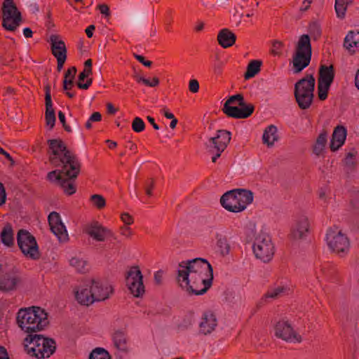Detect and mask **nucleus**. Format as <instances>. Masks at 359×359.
<instances>
[{
    "label": "nucleus",
    "instance_id": "63",
    "mask_svg": "<svg viewBox=\"0 0 359 359\" xmlns=\"http://www.w3.org/2000/svg\"><path fill=\"white\" fill-rule=\"evenodd\" d=\"M0 359H10L6 348L0 346Z\"/></svg>",
    "mask_w": 359,
    "mask_h": 359
},
{
    "label": "nucleus",
    "instance_id": "47",
    "mask_svg": "<svg viewBox=\"0 0 359 359\" xmlns=\"http://www.w3.org/2000/svg\"><path fill=\"white\" fill-rule=\"evenodd\" d=\"M330 85L318 83V97L320 100H325L327 97Z\"/></svg>",
    "mask_w": 359,
    "mask_h": 359
},
{
    "label": "nucleus",
    "instance_id": "33",
    "mask_svg": "<svg viewBox=\"0 0 359 359\" xmlns=\"http://www.w3.org/2000/svg\"><path fill=\"white\" fill-rule=\"evenodd\" d=\"M18 279L11 275L4 274L0 276V290L7 292L15 289Z\"/></svg>",
    "mask_w": 359,
    "mask_h": 359
},
{
    "label": "nucleus",
    "instance_id": "14",
    "mask_svg": "<svg viewBox=\"0 0 359 359\" xmlns=\"http://www.w3.org/2000/svg\"><path fill=\"white\" fill-rule=\"evenodd\" d=\"M326 241L329 248L337 254L348 250L349 241L348 238L337 228L328 229Z\"/></svg>",
    "mask_w": 359,
    "mask_h": 359
},
{
    "label": "nucleus",
    "instance_id": "40",
    "mask_svg": "<svg viewBox=\"0 0 359 359\" xmlns=\"http://www.w3.org/2000/svg\"><path fill=\"white\" fill-rule=\"evenodd\" d=\"M351 4V2L346 0H335L334 8L339 18L344 19L345 18L347 7Z\"/></svg>",
    "mask_w": 359,
    "mask_h": 359
},
{
    "label": "nucleus",
    "instance_id": "6",
    "mask_svg": "<svg viewBox=\"0 0 359 359\" xmlns=\"http://www.w3.org/2000/svg\"><path fill=\"white\" fill-rule=\"evenodd\" d=\"M316 80L313 74H306L294 84V95L301 109H309L314 97Z\"/></svg>",
    "mask_w": 359,
    "mask_h": 359
},
{
    "label": "nucleus",
    "instance_id": "59",
    "mask_svg": "<svg viewBox=\"0 0 359 359\" xmlns=\"http://www.w3.org/2000/svg\"><path fill=\"white\" fill-rule=\"evenodd\" d=\"M6 194L4 184L0 182V206L6 203Z\"/></svg>",
    "mask_w": 359,
    "mask_h": 359
},
{
    "label": "nucleus",
    "instance_id": "12",
    "mask_svg": "<svg viewBox=\"0 0 359 359\" xmlns=\"http://www.w3.org/2000/svg\"><path fill=\"white\" fill-rule=\"evenodd\" d=\"M231 140V133L225 130H219L215 137H210L206 143L208 153L212 154V162L215 163L217 159L225 150Z\"/></svg>",
    "mask_w": 359,
    "mask_h": 359
},
{
    "label": "nucleus",
    "instance_id": "11",
    "mask_svg": "<svg viewBox=\"0 0 359 359\" xmlns=\"http://www.w3.org/2000/svg\"><path fill=\"white\" fill-rule=\"evenodd\" d=\"M253 252L257 259L269 262L274 255V246L270 236L264 233L257 236L253 244Z\"/></svg>",
    "mask_w": 359,
    "mask_h": 359
},
{
    "label": "nucleus",
    "instance_id": "25",
    "mask_svg": "<svg viewBox=\"0 0 359 359\" xmlns=\"http://www.w3.org/2000/svg\"><path fill=\"white\" fill-rule=\"evenodd\" d=\"M236 41V36L229 29H222L217 35V41L224 48L232 46Z\"/></svg>",
    "mask_w": 359,
    "mask_h": 359
},
{
    "label": "nucleus",
    "instance_id": "24",
    "mask_svg": "<svg viewBox=\"0 0 359 359\" xmlns=\"http://www.w3.org/2000/svg\"><path fill=\"white\" fill-rule=\"evenodd\" d=\"M346 130L342 126H337L332 133L330 148L332 151L338 150L344 143Z\"/></svg>",
    "mask_w": 359,
    "mask_h": 359
},
{
    "label": "nucleus",
    "instance_id": "5",
    "mask_svg": "<svg viewBox=\"0 0 359 359\" xmlns=\"http://www.w3.org/2000/svg\"><path fill=\"white\" fill-rule=\"evenodd\" d=\"M312 47L311 39L308 34L300 36L292 55V72L299 74L307 67L311 60Z\"/></svg>",
    "mask_w": 359,
    "mask_h": 359
},
{
    "label": "nucleus",
    "instance_id": "30",
    "mask_svg": "<svg viewBox=\"0 0 359 359\" xmlns=\"http://www.w3.org/2000/svg\"><path fill=\"white\" fill-rule=\"evenodd\" d=\"M277 131V128L273 125H270L266 127L262 136L263 143L266 144L269 147H272L275 142L278 140Z\"/></svg>",
    "mask_w": 359,
    "mask_h": 359
},
{
    "label": "nucleus",
    "instance_id": "57",
    "mask_svg": "<svg viewBox=\"0 0 359 359\" xmlns=\"http://www.w3.org/2000/svg\"><path fill=\"white\" fill-rule=\"evenodd\" d=\"M97 9L100 11V12L103 14L105 17H109L111 13L109 11V7L108 5L105 4H99L97 6Z\"/></svg>",
    "mask_w": 359,
    "mask_h": 359
},
{
    "label": "nucleus",
    "instance_id": "64",
    "mask_svg": "<svg viewBox=\"0 0 359 359\" xmlns=\"http://www.w3.org/2000/svg\"><path fill=\"white\" fill-rule=\"evenodd\" d=\"M313 0H304L303 1V6L300 8V11L304 12L306 11L309 7L311 4L312 3Z\"/></svg>",
    "mask_w": 359,
    "mask_h": 359
},
{
    "label": "nucleus",
    "instance_id": "29",
    "mask_svg": "<svg viewBox=\"0 0 359 359\" xmlns=\"http://www.w3.org/2000/svg\"><path fill=\"white\" fill-rule=\"evenodd\" d=\"M113 341L117 349L124 353L128 352V338L124 332L116 331L113 334Z\"/></svg>",
    "mask_w": 359,
    "mask_h": 359
},
{
    "label": "nucleus",
    "instance_id": "46",
    "mask_svg": "<svg viewBox=\"0 0 359 359\" xmlns=\"http://www.w3.org/2000/svg\"><path fill=\"white\" fill-rule=\"evenodd\" d=\"M145 128V123L140 117H135L132 122V129L136 133H140Z\"/></svg>",
    "mask_w": 359,
    "mask_h": 359
},
{
    "label": "nucleus",
    "instance_id": "19",
    "mask_svg": "<svg viewBox=\"0 0 359 359\" xmlns=\"http://www.w3.org/2000/svg\"><path fill=\"white\" fill-rule=\"evenodd\" d=\"M48 223L52 232L58 238L60 241L68 240V234L66 227L62 223L59 213L52 212L49 214Z\"/></svg>",
    "mask_w": 359,
    "mask_h": 359
},
{
    "label": "nucleus",
    "instance_id": "39",
    "mask_svg": "<svg viewBox=\"0 0 359 359\" xmlns=\"http://www.w3.org/2000/svg\"><path fill=\"white\" fill-rule=\"evenodd\" d=\"M93 72L83 70L78 76L77 86L80 89L87 90L91 86L93 79L91 78L88 79L86 83H82L86 78L92 75Z\"/></svg>",
    "mask_w": 359,
    "mask_h": 359
},
{
    "label": "nucleus",
    "instance_id": "17",
    "mask_svg": "<svg viewBox=\"0 0 359 359\" xmlns=\"http://www.w3.org/2000/svg\"><path fill=\"white\" fill-rule=\"evenodd\" d=\"M86 231L97 241L102 242L110 238L116 239V236L110 229L102 226L97 222H93L88 226Z\"/></svg>",
    "mask_w": 359,
    "mask_h": 359
},
{
    "label": "nucleus",
    "instance_id": "60",
    "mask_svg": "<svg viewBox=\"0 0 359 359\" xmlns=\"http://www.w3.org/2000/svg\"><path fill=\"white\" fill-rule=\"evenodd\" d=\"M56 59L57 62V70L58 72H60L63 68L64 64L67 60V56H64V57H61L59 56V57H56Z\"/></svg>",
    "mask_w": 359,
    "mask_h": 359
},
{
    "label": "nucleus",
    "instance_id": "4",
    "mask_svg": "<svg viewBox=\"0 0 359 359\" xmlns=\"http://www.w3.org/2000/svg\"><path fill=\"white\" fill-rule=\"evenodd\" d=\"M253 201V193L246 189H233L224 194L220 198L222 206L231 212H241Z\"/></svg>",
    "mask_w": 359,
    "mask_h": 359
},
{
    "label": "nucleus",
    "instance_id": "32",
    "mask_svg": "<svg viewBox=\"0 0 359 359\" xmlns=\"http://www.w3.org/2000/svg\"><path fill=\"white\" fill-rule=\"evenodd\" d=\"M215 238L216 240V246L220 254L222 256L229 255L231 247L226 236L223 235L222 233L217 232L215 234Z\"/></svg>",
    "mask_w": 359,
    "mask_h": 359
},
{
    "label": "nucleus",
    "instance_id": "41",
    "mask_svg": "<svg viewBox=\"0 0 359 359\" xmlns=\"http://www.w3.org/2000/svg\"><path fill=\"white\" fill-rule=\"evenodd\" d=\"M89 359H111V357L104 348H96L90 354Z\"/></svg>",
    "mask_w": 359,
    "mask_h": 359
},
{
    "label": "nucleus",
    "instance_id": "34",
    "mask_svg": "<svg viewBox=\"0 0 359 359\" xmlns=\"http://www.w3.org/2000/svg\"><path fill=\"white\" fill-rule=\"evenodd\" d=\"M76 72V67H71L66 71L63 80L64 90H71L72 89Z\"/></svg>",
    "mask_w": 359,
    "mask_h": 359
},
{
    "label": "nucleus",
    "instance_id": "50",
    "mask_svg": "<svg viewBox=\"0 0 359 359\" xmlns=\"http://www.w3.org/2000/svg\"><path fill=\"white\" fill-rule=\"evenodd\" d=\"M344 163L348 170H353L355 166L354 154L351 152L348 153L344 159Z\"/></svg>",
    "mask_w": 359,
    "mask_h": 359
},
{
    "label": "nucleus",
    "instance_id": "48",
    "mask_svg": "<svg viewBox=\"0 0 359 359\" xmlns=\"http://www.w3.org/2000/svg\"><path fill=\"white\" fill-rule=\"evenodd\" d=\"M309 33L313 36L314 39H318L321 35V29L317 22H312L309 26Z\"/></svg>",
    "mask_w": 359,
    "mask_h": 359
},
{
    "label": "nucleus",
    "instance_id": "44",
    "mask_svg": "<svg viewBox=\"0 0 359 359\" xmlns=\"http://www.w3.org/2000/svg\"><path fill=\"white\" fill-rule=\"evenodd\" d=\"M48 41L50 43V49H61L62 46H65V42L57 34H51Z\"/></svg>",
    "mask_w": 359,
    "mask_h": 359
},
{
    "label": "nucleus",
    "instance_id": "10",
    "mask_svg": "<svg viewBox=\"0 0 359 359\" xmlns=\"http://www.w3.org/2000/svg\"><path fill=\"white\" fill-rule=\"evenodd\" d=\"M2 27L14 32L22 22L20 12L13 0H4L2 4Z\"/></svg>",
    "mask_w": 359,
    "mask_h": 359
},
{
    "label": "nucleus",
    "instance_id": "9",
    "mask_svg": "<svg viewBox=\"0 0 359 359\" xmlns=\"http://www.w3.org/2000/svg\"><path fill=\"white\" fill-rule=\"evenodd\" d=\"M17 243L22 254L27 258L37 260L41 257L35 237L27 230L20 229L17 233Z\"/></svg>",
    "mask_w": 359,
    "mask_h": 359
},
{
    "label": "nucleus",
    "instance_id": "7",
    "mask_svg": "<svg viewBox=\"0 0 359 359\" xmlns=\"http://www.w3.org/2000/svg\"><path fill=\"white\" fill-rule=\"evenodd\" d=\"M213 275L189 274L187 280L182 281V278L177 275L176 280L179 286L189 295H201L211 287Z\"/></svg>",
    "mask_w": 359,
    "mask_h": 359
},
{
    "label": "nucleus",
    "instance_id": "18",
    "mask_svg": "<svg viewBox=\"0 0 359 359\" xmlns=\"http://www.w3.org/2000/svg\"><path fill=\"white\" fill-rule=\"evenodd\" d=\"M255 107L252 104H245V107H238L231 104H224L222 111L228 116L234 118L243 119L250 116L254 112Z\"/></svg>",
    "mask_w": 359,
    "mask_h": 359
},
{
    "label": "nucleus",
    "instance_id": "28",
    "mask_svg": "<svg viewBox=\"0 0 359 359\" xmlns=\"http://www.w3.org/2000/svg\"><path fill=\"white\" fill-rule=\"evenodd\" d=\"M75 297L81 305L89 306L95 302V299H93L91 292V287L90 288L81 287L78 289L75 292Z\"/></svg>",
    "mask_w": 359,
    "mask_h": 359
},
{
    "label": "nucleus",
    "instance_id": "35",
    "mask_svg": "<svg viewBox=\"0 0 359 359\" xmlns=\"http://www.w3.org/2000/svg\"><path fill=\"white\" fill-rule=\"evenodd\" d=\"M327 131L323 129L317 137L316 144L313 147V153L319 156L325 149L327 143Z\"/></svg>",
    "mask_w": 359,
    "mask_h": 359
},
{
    "label": "nucleus",
    "instance_id": "2",
    "mask_svg": "<svg viewBox=\"0 0 359 359\" xmlns=\"http://www.w3.org/2000/svg\"><path fill=\"white\" fill-rule=\"evenodd\" d=\"M16 321L21 330L29 334L43 330L49 323L47 313L37 306L20 309Z\"/></svg>",
    "mask_w": 359,
    "mask_h": 359
},
{
    "label": "nucleus",
    "instance_id": "43",
    "mask_svg": "<svg viewBox=\"0 0 359 359\" xmlns=\"http://www.w3.org/2000/svg\"><path fill=\"white\" fill-rule=\"evenodd\" d=\"M283 47L284 44L282 41L278 40H273L271 42V48L270 50V53L273 56L279 57L282 55Z\"/></svg>",
    "mask_w": 359,
    "mask_h": 359
},
{
    "label": "nucleus",
    "instance_id": "42",
    "mask_svg": "<svg viewBox=\"0 0 359 359\" xmlns=\"http://www.w3.org/2000/svg\"><path fill=\"white\" fill-rule=\"evenodd\" d=\"M90 201L93 203V206L99 210H102L106 206L105 198L100 194L92 195L90 198Z\"/></svg>",
    "mask_w": 359,
    "mask_h": 359
},
{
    "label": "nucleus",
    "instance_id": "13",
    "mask_svg": "<svg viewBox=\"0 0 359 359\" xmlns=\"http://www.w3.org/2000/svg\"><path fill=\"white\" fill-rule=\"evenodd\" d=\"M59 170H55L49 172L47 178L49 181L55 183L67 196H72L76 191V187L74 184V180L78 175L71 177L62 172V167Z\"/></svg>",
    "mask_w": 359,
    "mask_h": 359
},
{
    "label": "nucleus",
    "instance_id": "56",
    "mask_svg": "<svg viewBox=\"0 0 359 359\" xmlns=\"http://www.w3.org/2000/svg\"><path fill=\"white\" fill-rule=\"evenodd\" d=\"M58 118H59L60 121L62 124L64 129L67 132H71L72 131L71 128L69 126L66 124L65 116V114L62 111H60L58 112Z\"/></svg>",
    "mask_w": 359,
    "mask_h": 359
},
{
    "label": "nucleus",
    "instance_id": "61",
    "mask_svg": "<svg viewBox=\"0 0 359 359\" xmlns=\"http://www.w3.org/2000/svg\"><path fill=\"white\" fill-rule=\"evenodd\" d=\"M135 57L142 64H143L146 67H150L151 65V62L149 60H145L144 57L142 55H135Z\"/></svg>",
    "mask_w": 359,
    "mask_h": 359
},
{
    "label": "nucleus",
    "instance_id": "62",
    "mask_svg": "<svg viewBox=\"0 0 359 359\" xmlns=\"http://www.w3.org/2000/svg\"><path fill=\"white\" fill-rule=\"evenodd\" d=\"M101 119H102V115L100 112H94L90 116V121L98 122V121H100Z\"/></svg>",
    "mask_w": 359,
    "mask_h": 359
},
{
    "label": "nucleus",
    "instance_id": "23",
    "mask_svg": "<svg viewBox=\"0 0 359 359\" xmlns=\"http://www.w3.org/2000/svg\"><path fill=\"white\" fill-rule=\"evenodd\" d=\"M217 325V318L211 311L205 312L199 324L200 332L206 335L211 333Z\"/></svg>",
    "mask_w": 359,
    "mask_h": 359
},
{
    "label": "nucleus",
    "instance_id": "53",
    "mask_svg": "<svg viewBox=\"0 0 359 359\" xmlns=\"http://www.w3.org/2000/svg\"><path fill=\"white\" fill-rule=\"evenodd\" d=\"M154 184H155V182H154V179H149L146 182L145 192L147 196H152V191L154 188Z\"/></svg>",
    "mask_w": 359,
    "mask_h": 359
},
{
    "label": "nucleus",
    "instance_id": "20",
    "mask_svg": "<svg viewBox=\"0 0 359 359\" xmlns=\"http://www.w3.org/2000/svg\"><path fill=\"white\" fill-rule=\"evenodd\" d=\"M310 229L309 219L306 216H300L292 227L290 236L294 240L305 238Z\"/></svg>",
    "mask_w": 359,
    "mask_h": 359
},
{
    "label": "nucleus",
    "instance_id": "36",
    "mask_svg": "<svg viewBox=\"0 0 359 359\" xmlns=\"http://www.w3.org/2000/svg\"><path fill=\"white\" fill-rule=\"evenodd\" d=\"M1 242L6 246L11 247L14 243L13 231L11 226L6 225L0 233Z\"/></svg>",
    "mask_w": 359,
    "mask_h": 359
},
{
    "label": "nucleus",
    "instance_id": "55",
    "mask_svg": "<svg viewBox=\"0 0 359 359\" xmlns=\"http://www.w3.org/2000/svg\"><path fill=\"white\" fill-rule=\"evenodd\" d=\"M223 66L224 63L222 61H218L217 62L215 63L213 67V72L216 76L222 75L223 72Z\"/></svg>",
    "mask_w": 359,
    "mask_h": 359
},
{
    "label": "nucleus",
    "instance_id": "54",
    "mask_svg": "<svg viewBox=\"0 0 359 359\" xmlns=\"http://www.w3.org/2000/svg\"><path fill=\"white\" fill-rule=\"evenodd\" d=\"M189 90L193 93H198L199 90V83L196 79H191L189 83Z\"/></svg>",
    "mask_w": 359,
    "mask_h": 359
},
{
    "label": "nucleus",
    "instance_id": "31",
    "mask_svg": "<svg viewBox=\"0 0 359 359\" xmlns=\"http://www.w3.org/2000/svg\"><path fill=\"white\" fill-rule=\"evenodd\" d=\"M290 289L284 285H278L275 287H271L268 290L266 293L264 295L262 299V302H266L267 299H276L285 294L289 292Z\"/></svg>",
    "mask_w": 359,
    "mask_h": 359
},
{
    "label": "nucleus",
    "instance_id": "3",
    "mask_svg": "<svg viewBox=\"0 0 359 359\" xmlns=\"http://www.w3.org/2000/svg\"><path fill=\"white\" fill-rule=\"evenodd\" d=\"M25 351L38 359L49 358L56 349L55 341L41 334H28L24 340Z\"/></svg>",
    "mask_w": 359,
    "mask_h": 359
},
{
    "label": "nucleus",
    "instance_id": "8",
    "mask_svg": "<svg viewBox=\"0 0 359 359\" xmlns=\"http://www.w3.org/2000/svg\"><path fill=\"white\" fill-rule=\"evenodd\" d=\"M180 269L177 274L182 280H187L189 274H208L213 275V269L211 264L205 259L195 258L191 260L183 261L179 264Z\"/></svg>",
    "mask_w": 359,
    "mask_h": 359
},
{
    "label": "nucleus",
    "instance_id": "27",
    "mask_svg": "<svg viewBox=\"0 0 359 359\" xmlns=\"http://www.w3.org/2000/svg\"><path fill=\"white\" fill-rule=\"evenodd\" d=\"M334 78V71L332 65H320L318 83L331 86Z\"/></svg>",
    "mask_w": 359,
    "mask_h": 359
},
{
    "label": "nucleus",
    "instance_id": "21",
    "mask_svg": "<svg viewBox=\"0 0 359 359\" xmlns=\"http://www.w3.org/2000/svg\"><path fill=\"white\" fill-rule=\"evenodd\" d=\"M44 90L46 104L45 119L46 125L49 126L50 129L51 130L55 126L56 118L51 100L50 86L49 84L46 85L44 87Z\"/></svg>",
    "mask_w": 359,
    "mask_h": 359
},
{
    "label": "nucleus",
    "instance_id": "15",
    "mask_svg": "<svg viewBox=\"0 0 359 359\" xmlns=\"http://www.w3.org/2000/svg\"><path fill=\"white\" fill-rule=\"evenodd\" d=\"M126 280L128 290L134 297H140L144 294L143 276L137 266L131 267L128 272Z\"/></svg>",
    "mask_w": 359,
    "mask_h": 359
},
{
    "label": "nucleus",
    "instance_id": "37",
    "mask_svg": "<svg viewBox=\"0 0 359 359\" xmlns=\"http://www.w3.org/2000/svg\"><path fill=\"white\" fill-rule=\"evenodd\" d=\"M262 64V62L260 60H251L248 65L247 70L244 74L245 79H249L250 78L254 77L256 74H257L260 71Z\"/></svg>",
    "mask_w": 359,
    "mask_h": 359
},
{
    "label": "nucleus",
    "instance_id": "49",
    "mask_svg": "<svg viewBox=\"0 0 359 359\" xmlns=\"http://www.w3.org/2000/svg\"><path fill=\"white\" fill-rule=\"evenodd\" d=\"M136 81L140 83L142 82L144 85L150 87H155L159 84V79L157 77H154L152 79L151 83H149V80L147 79H144L140 76H135Z\"/></svg>",
    "mask_w": 359,
    "mask_h": 359
},
{
    "label": "nucleus",
    "instance_id": "58",
    "mask_svg": "<svg viewBox=\"0 0 359 359\" xmlns=\"http://www.w3.org/2000/svg\"><path fill=\"white\" fill-rule=\"evenodd\" d=\"M120 233L122 236L129 238L132 236L133 231L130 227L127 226H123L120 228Z\"/></svg>",
    "mask_w": 359,
    "mask_h": 359
},
{
    "label": "nucleus",
    "instance_id": "52",
    "mask_svg": "<svg viewBox=\"0 0 359 359\" xmlns=\"http://www.w3.org/2000/svg\"><path fill=\"white\" fill-rule=\"evenodd\" d=\"M121 221L126 225H130L134 222V219L128 212H123L121 215Z\"/></svg>",
    "mask_w": 359,
    "mask_h": 359
},
{
    "label": "nucleus",
    "instance_id": "1",
    "mask_svg": "<svg viewBox=\"0 0 359 359\" xmlns=\"http://www.w3.org/2000/svg\"><path fill=\"white\" fill-rule=\"evenodd\" d=\"M52 155L49 161L55 167H62V172L71 177L79 175L81 164L76 154L69 151L60 139L48 140Z\"/></svg>",
    "mask_w": 359,
    "mask_h": 359
},
{
    "label": "nucleus",
    "instance_id": "45",
    "mask_svg": "<svg viewBox=\"0 0 359 359\" xmlns=\"http://www.w3.org/2000/svg\"><path fill=\"white\" fill-rule=\"evenodd\" d=\"M236 102H238V105L240 107H245V105L246 104L245 102H244V97H243V95L242 94H236V95L230 96L226 100V101L225 102L224 104H233Z\"/></svg>",
    "mask_w": 359,
    "mask_h": 359
},
{
    "label": "nucleus",
    "instance_id": "26",
    "mask_svg": "<svg viewBox=\"0 0 359 359\" xmlns=\"http://www.w3.org/2000/svg\"><path fill=\"white\" fill-rule=\"evenodd\" d=\"M344 46L352 54L359 51V32L350 31L344 39Z\"/></svg>",
    "mask_w": 359,
    "mask_h": 359
},
{
    "label": "nucleus",
    "instance_id": "16",
    "mask_svg": "<svg viewBox=\"0 0 359 359\" xmlns=\"http://www.w3.org/2000/svg\"><path fill=\"white\" fill-rule=\"evenodd\" d=\"M275 336L287 342H301L302 337L293 329L292 325L285 320L278 321L273 327Z\"/></svg>",
    "mask_w": 359,
    "mask_h": 359
},
{
    "label": "nucleus",
    "instance_id": "22",
    "mask_svg": "<svg viewBox=\"0 0 359 359\" xmlns=\"http://www.w3.org/2000/svg\"><path fill=\"white\" fill-rule=\"evenodd\" d=\"M91 292L95 302L104 301L109 297L114 290L111 285H103L98 281L93 280Z\"/></svg>",
    "mask_w": 359,
    "mask_h": 359
},
{
    "label": "nucleus",
    "instance_id": "51",
    "mask_svg": "<svg viewBox=\"0 0 359 359\" xmlns=\"http://www.w3.org/2000/svg\"><path fill=\"white\" fill-rule=\"evenodd\" d=\"M52 54L55 57H64V56H67V48L66 46H62L61 49H51Z\"/></svg>",
    "mask_w": 359,
    "mask_h": 359
},
{
    "label": "nucleus",
    "instance_id": "38",
    "mask_svg": "<svg viewBox=\"0 0 359 359\" xmlns=\"http://www.w3.org/2000/svg\"><path fill=\"white\" fill-rule=\"evenodd\" d=\"M70 265L74 267L77 272L85 273L88 271L89 266L88 262L78 257H72L69 261Z\"/></svg>",
    "mask_w": 359,
    "mask_h": 359
}]
</instances>
